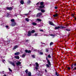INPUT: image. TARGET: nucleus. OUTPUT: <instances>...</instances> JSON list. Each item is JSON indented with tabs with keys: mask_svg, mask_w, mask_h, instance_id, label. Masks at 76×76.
Listing matches in <instances>:
<instances>
[{
	"mask_svg": "<svg viewBox=\"0 0 76 76\" xmlns=\"http://www.w3.org/2000/svg\"><path fill=\"white\" fill-rule=\"evenodd\" d=\"M40 6H39V8L40 9H43V8H44V7L45 5H44V2H41L40 3Z\"/></svg>",
	"mask_w": 76,
	"mask_h": 76,
	"instance_id": "1",
	"label": "nucleus"
},
{
	"mask_svg": "<svg viewBox=\"0 0 76 76\" xmlns=\"http://www.w3.org/2000/svg\"><path fill=\"white\" fill-rule=\"evenodd\" d=\"M32 34H31V31H29L28 32V34H27V35L28 37H30V36H31Z\"/></svg>",
	"mask_w": 76,
	"mask_h": 76,
	"instance_id": "2",
	"label": "nucleus"
},
{
	"mask_svg": "<svg viewBox=\"0 0 76 76\" xmlns=\"http://www.w3.org/2000/svg\"><path fill=\"white\" fill-rule=\"evenodd\" d=\"M7 10H11L13 9V8H12V7H6Z\"/></svg>",
	"mask_w": 76,
	"mask_h": 76,
	"instance_id": "3",
	"label": "nucleus"
},
{
	"mask_svg": "<svg viewBox=\"0 0 76 76\" xmlns=\"http://www.w3.org/2000/svg\"><path fill=\"white\" fill-rule=\"evenodd\" d=\"M41 15H42V13L40 12L39 13H38L37 14V17H39V16H40Z\"/></svg>",
	"mask_w": 76,
	"mask_h": 76,
	"instance_id": "4",
	"label": "nucleus"
},
{
	"mask_svg": "<svg viewBox=\"0 0 76 76\" xmlns=\"http://www.w3.org/2000/svg\"><path fill=\"white\" fill-rule=\"evenodd\" d=\"M16 25V23L15 22H12V23L11 24V25L12 26H15Z\"/></svg>",
	"mask_w": 76,
	"mask_h": 76,
	"instance_id": "5",
	"label": "nucleus"
},
{
	"mask_svg": "<svg viewBox=\"0 0 76 76\" xmlns=\"http://www.w3.org/2000/svg\"><path fill=\"white\" fill-rule=\"evenodd\" d=\"M10 63L11 64H12V66H15V63L12 62H10Z\"/></svg>",
	"mask_w": 76,
	"mask_h": 76,
	"instance_id": "6",
	"label": "nucleus"
},
{
	"mask_svg": "<svg viewBox=\"0 0 76 76\" xmlns=\"http://www.w3.org/2000/svg\"><path fill=\"white\" fill-rule=\"evenodd\" d=\"M26 53H31V51L30 50H25Z\"/></svg>",
	"mask_w": 76,
	"mask_h": 76,
	"instance_id": "7",
	"label": "nucleus"
},
{
	"mask_svg": "<svg viewBox=\"0 0 76 76\" xmlns=\"http://www.w3.org/2000/svg\"><path fill=\"white\" fill-rule=\"evenodd\" d=\"M49 23L50 25H52L53 26H54V25L53 22H51L50 21H49Z\"/></svg>",
	"mask_w": 76,
	"mask_h": 76,
	"instance_id": "8",
	"label": "nucleus"
},
{
	"mask_svg": "<svg viewBox=\"0 0 76 76\" xmlns=\"http://www.w3.org/2000/svg\"><path fill=\"white\" fill-rule=\"evenodd\" d=\"M20 64H21V62L19 61L16 63V64L17 65V66H19V65H20Z\"/></svg>",
	"mask_w": 76,
	"mask_h": 76,
	"instance_id": "9",
	"label": "nucleus"
},
{
	"mask_svg": "<svg viewBox=\"0 0 76 76\" xmlns=\"http://www.w3.org/2000/svg\"><path fill=\"white\" fill-rule=\"evenodd\" d=\"M47 61L48 62V64H49V66H51V63L50 62V60H48V61Z\"/></svg>",
	"mask_w": 76,
	"mask_h": 76,
	"instance_id": "10",
	"label": "nucleus"
},
{
	"mask_svg": "<svg viewBox=\"0 0 76 76\" xmlns=\"http://www.w3.org/2000/svg\"><path fill=\"white\" fill-rule=\"evenodd\" d=\"M15 58L17 59H19V56H15Z\"/></svg>",
	"mask_w": 76,
	"mask_h": 76,
	"instance_id": "11",
	"label": "nucleus"
},
{
	"mask_svg": "<svg viewBox=\"0 0 76 76\" xmlns=\"http://www.w3.org/2000/svg\"><path fill=\"white\" fill-rule=\"evenodd\" d=\"M25 56H26V53H25L23 55L22 57H23V58H25Z\"/></svg>",
	"mask_w": 76,
	"mask_h": 76,
	"instance_id": "12",
	"label": "nucleus"
},
{
	"mask_svg": "<svg viewBox=\"0 0 76 76\" xmlns=\"http://www.w3.org/2000/svg\"><path fill=\"white\" fill-rule=\"evenodd\" d=\"M60 28L61 29H63L64 28H66L65 27H64V26H60Z\"/></svg>",
	"mask_w": 76,
	"mask_h": 76,
	"instance_id": "13",
	"label": "nucleus"
},
{
	"mask_svg": "<svg viewBox=\"0 0 76 76\" xmlns=\"http://www.w3.org/2000/svg\"><path fill=\"white\" fill-rule=\"evenodd\" d=\"M59 28H60V27L58 26V27H55V29H58Z\"/></svg>",
	"mask_w": 76,
	"mask_h": 76,
	"instance_id": "14",
	"label": "nucleus"
},
{
	"mask_svg": "<svg viewBox=\"0 0 76 76\" xmlns=\"http://www.w3.org/2000/svg\"><path fill=\"white\" fill-rule=\"evenodd\" d=\"M19 54V52H17L15 53V56H18Z\"/></svg>",
	"mask_w": 76,
	"mask_h": 76,
	"instance_id": "15",
	"label": "nucleus"
},
{
	"mask_svg": "<svg viewBox=\"0 0 76 76\" xmlns=\"http://www.w3.org/2000/svg\"><path fill=\"white\" fill-rule=\"evenodd\" d=\"M41 11L42 13H44V12H45V10H44L41 9Z\"/></svg>",
	"mask_w": 76,
	"mask_h": 76,
	"instance_id": "16",
	"label": "nucleus"
},
{
	"mask_svg": "<svg viewBox=\"0 0 76 76\" xmlns=\"http://www.w3.org/2000/svg\"><path fill=\"white\" fill-rule=\"evenodd\" d=\"M20 3L21 4H23V3H24V1H23L21 0V1L20 2Z\"/></svg>",
	"mask_w": 76,
	"mask_h": 76,
	"instance_id": "17",
	"label": "nucleus"
},
{
	"mask_svg": "<svg viewBox=\"0 0 76 76\" xmlns=\"http://www.w3.org/2000/svg\"><path fill=\"white\" fill-rule=\"evenodd\" d=\"M46 51L47 53H48L49 51V48H47L46 49Z\"/></svg>",
	"mask_w": 76,
	"mask_h": 76,
	"instance_id": "18",
	"label": "nucleus"
},
{
	"mask_svg": "<svg viewBox=\"0 0 76 76\" xmlns=\"http://www.w3.org/2000/svg\"><path fill=\"white\" fill-rule=\"evenodd\" d=\"M18 45L15 46L13 48V50H15V49H16V48H18Z\"/></svg>",
	"mask_w": 76,
	"mask_h": 76,
	"instance_id": "19",
	"label": "nucleus"
},
{
	"mask_svg": "<svg viewBox=\"0 0 76 76\" xmlns=\"http://www.w3.org/2000/svg\"><path fill=\"white\" fill-rule=\"evenodd\" d=\"M37 20L38 21V22H41V21H42V20L39 19V18H37Z\"/></svg>",
	"mask_w": 76,
	"mask_h": 76,
	"instance_id": "20",
	"label": "nucleus"
},
{
	"mask_svg": "<svg viewBox=\"0 0 76 76\" xmlns=\"http://www.w3.org/2000/svg\"><path fill=\"white\" fill-rule=\"evenodd\" d=\"M28 76H31L32 75H31V72H29L28 73Z\"/></svg>",
	"mask_w": 76,
	"mask_h": 76,
	"instance_id": "21",
	"label": "nucleus"
},
{
	"mask_svg": "<svg viewBox=\"0 0 76 76\" xmlns=\"http://www.w3.org/2000/svg\"><path fill=\"white\" fill-rule=\"evenodd\" d=\"M30 3H31V0H29L28 1H27V4H29Z\"/></svg>",
	"mask_w": 76,
	"mask_h": 76,
	"instance_id": "22",
	"label": "nucleus"
},
{
	"mask_svg": "<svg viewBox=\"0 0 76 76\" xmlns=\"http://www.w3.org/2000/svg\"><path fill=\"white\" fill-rule=\"evenodd\" d=\"M58 16V14H56V15H53V17H56V16Z\"/></svg>",
	"mask_w": 76,
	"mask_h": 76,
	"instance_id": "23",
	"label": "nucleus"
},
{
	"mask_svg": "<svg viewBox=\"0 0 76 76\" xmlns=\"http://www.w3.org/2000/svg\"><path fill=\"white\" fill-rule=\"evenodd\" d=\"M33 25L36 26L37 25V23L34 22H33L32 23Z\"/></svg>",
	"mask_w": 76,
	"mask_h": 76,
	"instance_id": "24",
	"label": "nucleus"
},
{
	"mask_svg": "<svg viewBox=\"0 0 76 76\" xmlns=\"http://www.w3.org/2000/svg\"><path fill=\"white\" fill-rule=\"evenodd\" d=\"M26 21H27V22H29V20L28 18H26Z\"/></svg>",
	"mask_w": 76,
	"mask_h": 76,
	"instance_id": "25",
	"label": "nucleus"
},
{
	"mask_svg": "<svg viewBox=\"0 0 76 76\" xmlns=\"http://www.w3.org/2000/svg\"><path fill=\"white\" fill-rule=\"evenodd\" d=\"M25 72L26 74H28V69H26V70L25 71Z\"/></svg>",
	"mask_w": 76,
	"mask_h": 76,
	"instance_id": "26",
	"label": "nucleus"
},
{
	"mask_svg": "<svg viewBox=\"0 0 76 76\" xmlns=\"http://www.w3.org/2000/svg\"><path fill=\"white\" fill-rule=\"evenodd\" d=\"M36 65V66H37V67H39V65H38V63L36 62L35 63Z\"/></svg>",
	"mask_w": 76,
	"mask_h": 76,
	"instance_id": "27",
	"label": "nucleus"
},
{
	"mask_svg": "<svg viewBox=\"0 0 76 76\" xmlns=\"http://www.w3.org/2000/svg\"><path fill=\"white\" fill-rule=\"evenodd\" d=\"M11 22H15V19H12L11 20Z\"/></svg>",
	"mask_w": 76,
	"mask_h": 76,
	"instance_id": "28",
	"label": "nucleus"
},
{
	"mask_svg": "<svg viewBox=\"0 0 76 76\" xmlns=\"http://www.w3.org/2000/svg\"><path fill=\"white\" fill-rule=\"evenodd\" d=\"M34 32H35V31L34 30H32L31 31V33L33 34V33H34Z\"/></svg>",
	"mask_w": 76,
	"mask_h": 76,
	"instance_id": "29",
	"label": "nucleus"
},
{
	"mask_svg": "<svg viewBox=\"0 0 76 76\" xmlns=\"http://www.w3.org/2000/svg\"><path fill=\"white\" fill-rule=\"evenodd\" d=\"M32 57L33 58H35V56L34 55H32Z\"/></svg>",
	"mask_w": 76,
	"mask_h": 76,
	"instance_id": "30",
	"label": "nucleus"
},
{
	"mask_svg": "<svg viewBox=\"0 0 76 76\" xmlns=\"http://www.w3.org/2000/svg\"><path fill=\"white\" fill-rule=\"evenodd\" d=\"M48 58H50L51 57V56H50V55H49L48 56Z\"/></svg>",
	"mask_w": 76,
	"mask_h": 76,
	"instance_id": "31",
	"label": "nucleus"
},
{
	"mask_svg": "<svg viewBox=\"0 0 76 76\" xmlns=\"http://www.w3.org/2000/svg\"><path fill=\"white\" fill-rule=\"evenodd\" d=\"M46 66L48 67H50V65L48 64H46Z\"/></svg>",
	"mask_w": 76,
	"mask_h": 76,
	"instance_id": "32",
	"label": "nucleus"
},
{
	"mask_svg": "<svg viewBox=\"0 0 76 76\" xmlns=\"http://www.w3.org/2000/svg\"><path fill=\"white\" fill-rule=\"evenodd\" d=\"M39 54H40V55H42V54H43V53L40 52L39 53Z\"/></svg>",
	"mask_w": 76,
	"mask_h": 76,
	"instance_id": "33",
	"label": "nucleus"
},
{
	"mask_svg": "<svg viewBox=\"0 0 76 76\" xmlns=\"http://www.w3.org/2000/svg\"><path fill=\"white\" fill-rule=\"evenodd\" d=\"M9 70L10 72H12V70L10 69V68H9Z\"/></svg>",
	"mask_w": 76,
	"mask_h": 76,
	"instance_id": "34",
	"label": "nucleus"
},
{
	"mask_svg": "<svg viewBox=\"0 0 76 76\" xmlns=\"http://www.w3.org/2000/svg\"><path fill=\"white\" fill-rule=\"evenodd\" d=\"M53 42H51L50 43V45L51 46V45H53Z\"/></svg>",
	"mask_w": 76,
	"mask_h": 76,
	"instance_id": "35",
	"label": "nucleus"
},
{
	"mask_svg": "<svg viewBox=\"0 0 76 76\" xmlns=\"http://www.w3.org/2000/svg\"><path fill=\"white\" fill-rule=\"evenodd\" d=\"M56 76H58V74L57 72H56Z\"/></svg>",
	"mask_w": 76,
	"mask_h": 76,
	"instance_id": "36",
	"label": "nucleus"
},
{
	"mask_svg": "<svg viewBox=\"0 0 76 76\" xmlns=\"http://www.w3.org/2000/svg\"><path fill=\"white\" fill-rule=\"evenodd\" d=\"M50 36H55V35L51 34H50Z\"/></svg>",
	"mask_w": 76,
	"mask_h": 76,
	"instance_id": "37",
	"label": "nucleus"
},
{
	"mask_svg": "<svg viewBox=\"0 0 76 76\" xmlns=\"http://www.w3.org/2000/svg\"><path fill=\"white\" fill-rule=\"evenodd\" d=\"M39 31H40V32H44L43 30L40 29V30Z\"/></svg>",
	"mask_w": 76,
	"mask_h": 76,
	"instance_id": "38",
	"label": "nucleus"
},
{
	"mask_svg": "<svg viewBox=\"0 0 76 76\" xmlns=\"http://www.w3.org/2000/svg\"><path fill=\"white\" fill-rule=\"evenodd\" d=\"M39 8L38 9V10H41V9H42V8Z\"/></svg>",
	"mask_w": 76,
	"mask_h": 76,
	"instance_id": "39",
	"label": "nucleus"
},
{
	"mask_svg": "<svg viewBox=\"0 0 76 76\" xmlns=\"http://www.w3.org/2000/svg\"><path fill=\"white\" fill-rule=\"evenodd\" d=\"M37 35L38 34L35 33V34L34 35V36H37Z\"/></svg>",
	"mask_w": 76,
	"mask_h": 76,
	"instance_id": "40",
	"label": "nucleus"
},
{
	"mask_svg": "<svg viewBox=\"0 0 76 76\" xmlns=\"http://www.w3.org/2000/svg\"><path fill=\"white\" fill-rule=\"evenodd\" d=\"M26 42H29V40H26Z\"/></svg>",
	"mask_w": 76,
	"mask_h": 76,
	"instance_id": "41",
	"label": "nucleus"
},
{
	"mask_svg": "<svg viewBox=\"0 0 76 76\" xmlns=\"http://www.w3.org/2000/svg\"><path fill=\"white\" fill-rule=\"evenodd\" d=\"M73 64H72V66H71V69H73Z\"/></svg>",
	"mask_w": 76,
	"mask_h": 76,
	"instance_id": "42",
	"label": "nucleus"
},
{
	"mask_svg": "<svg viewBox=\"0 0 76 76\" xmlns=\"http://www.w3.org/2000/svg\"><path fill=\"white\" fill-rule=\"evenodd\" d=\"M24 15H26V16H27V15H29V13L27 14H24Z\"/></svg>",
	"mask_w": 76,
	"mask_h": 76,
	"instance_id": "43",
	"label": "nucleus"
},
{
	"mask_svg": "<svg viewBox=\"0 0 76 76\" xmlns=\"http://www.w3.org/2000/svg\"><path fill=\"white\" fill-rule=\"evenodd\" d=\"M67 69L68 70H70V67H68Z\"/></svg>",
	"mask_w": 76,
	"mask_h": 76,
	"instance_id": "44",
	"label": "nucleus"
},
{
	"mask_svg": "<svg viewBox=\"0 0 76 76\" xmlns=\"http://www.w3.org/2000/svg\"><path fill=\"white\" fill-rule=\"evenodd\" d=\"M65 30L66 31H70V30H68V29H65Z\"/></svg>",
	"mask_w": 76,
	"mask_h": 76,
	"instance_id": "45",
	"label": "nucleus"
},
{
	"mask_svg": "<svg viewBox=\"0 0 76 76\" xmlns=\"http://www.w3.org/2000/svg\"><path fill=\"white\" fill-rule=\"evenodd\" d=\"M38 4H39V2H38V3L36 4V5H38Z\"/></svg>",
	"mask_w": 76,
	"mask_h": 76,
	"instance_id": "46",
	"label": "nucleus"
},
{
	"mask_svg": "<svg viewBox=\"0 0 76 76\" xmlns=\"http://www.w3.org/2000/svg\"><path fill=\"white\" fill-rule=\"evenodd\" d=\"M74 65L75 66H76V62L74 64Z\"/></svg>",
	"mask_w": 76,
	"mask_h": 76,
	"instance_id": "47",
	"label": "nucleus"
},
{
	"mask_svg": "<svg viewBox=\"0 0 76 76\" xmlns=\"http://www.w3.org/2000/svg\"><path fill=\"white\" fill-rule=\"evenodd\" d=\"M55 9H57V7H55Z\"/></svg>",
	"mask_w": 76,
	"mask_h": 76,
	"instance_id": "48",
	"label": "nucleus"
},
{
	"mask_svg": "<svg viewBox=\"0 0 76 76\" xmlns=\"http://www.w3.org/2000/svg\"><path fill=\"white\" fill-rule=\"evenodd\" d=\"M72 16H74V14H72L71 15Z\"/></svg>",
	"mask_w": 76,
	"mask_h": 76,
	"instance_id": "49",
	"label": "nucleus"
},
{
	"mask_svg": "<svg viewBox=\"0 0 76 76\" xmlns=\"http://www.w3.org/2000/svg\"><path fill=\"white\" fill-rule=\"evenodd\" d=\"M36 69V70H38V67H36L35 68Z\"/></svg>",
	"mask_w": 76,
	"mask_h": 76,
	"instance_id": "50",
	"label": "nucleus"
},
{
	"mask_svg": "<svg viewBox=\"0 0 76 76\" xmlns=\"http://www.w3.org/2000/svg\"><path fill=\"white\" fill-rule=\"evenodd\" d=\"M74 70H76V67H75L74 68Z\"/></svg>",
	"mask_w": 76,
	"mask_h": 76,
	"instance_id": "51",
	"label": "nucleus"
},
{
	"mask_svg": "<svg viewBox=\"0 0 76 76\" xmlns=\"http://www.w3.org/2000/svg\"><path fill=\"white\" fill-rule=\"evenodd\" d=\"M46 59L47 60V61H48V60H49L48 59V58L46 57Z\"/></svg>",
	"mask_w": 76,
	"mask_h": 76,
	"instance_id": "52",
	"label": "nucleus"
},
{
	"mask_svg": "<svg viewBox=\"0 0 76 76\" xmlns=\"http://www.w3.org/2000/svg\"><path fill=\"white\" fill-rule=\"evenodd\" d=\"M45 72H47V70L46 69H45Z\"/></svg>",
	"mask_w": 76,
	"mask_h": 76,
	"instance_id": "53",
	"label": "nucleus"
},
{
	"mask_svg": "<svg viewBox=\"0 0 76 76\" xmlns=\"http://www.w3.org/2000/svg\"><path fill=\"white\" fill-rule=\"evenodd\" d=\"M6 28H8V27H9V26H6Z\"/></svg>",
	"mask_w": 76,
	"mask_h": 76,
	"instance_id": "54",
	"label": "nucleus"
},
{
	"mask_svg": "<svg viewBox=\"0 0 76 76\" xmlns=\"http://www.w3.org/2000/svg\"><path fill=\"white\" fill-rule=\"evenodd\" d=\"M31 11H30L28 12V13H31Z\"/></svg>",
	"mask_w": 76,
	"mask_h": 76,
	"instance_id": "55",
	"label": "nucleus"
},
{
	"mask_svg": "<svg viewBox=\"0 0 76 76\" xmlns=\"http://www.w3.org/2000/svg\"><path fill=\"white\" fill-rule=\"evenodd\" d=\"M3 61H5V60H4Z\"/></svg>",
	"mask_w": 76,
	"mask_h": 76,
	"instance_id": "56",
	"label": "nucleus"
},
{
	"mask_svg": "<svg viewBox=\"0 0 76 76\" xmlns=\"http://www.w3.org/2000/svg\"><path fill=\"white\" fill-rule=\"evenodd\" d=\"M75 19L76 20V17L75 18Z\"/></svg>",
	"mask_w": 76,
	"mask_h": 76,
	"instance_id": "57",
	"label": "nucleus"
},
{
	"mask_svg": "<svg viewBox=\"0 0 76 76\" xmlns=\"http://www.w3.org/2000/svg\"><path fill=\"white\" fill-rule=\"evenodd\" d=\"M2 72H4V71H2Z\"/></svg>",
	"mask_w": 76,
	"mask_h": 76,
	"instance_id": "58",
	"label": "nucleus"
},
{
	"mask_svg": "<svg viewBox=\"0 0 76 76\" xmlns=\"http://www.w3.org/2000/svg\"><path fill=\"white\" fill-rule=\"evenodd\" d=\"M75 31H76V29H75Z\"/></svg>",
	"mask_w": 76,
	"mask_h": 76,
	"instance_id": "59",
	"label": "nucleus"
},
{
	"mask_svg": "<svg viewBox=\"0 0 76 76\" xmlns=\"http://www.w3.org/2000/svg\"><path fill=\"white\" fill-rule=\"evenodd\" d=\"M75 44H76V42L75 43Z\"/></svg>",
	"mask_w": 76,
	"mask_h": 76,
	"instance_id": "60",
	"label": "nucleus"
}]
</instances>
